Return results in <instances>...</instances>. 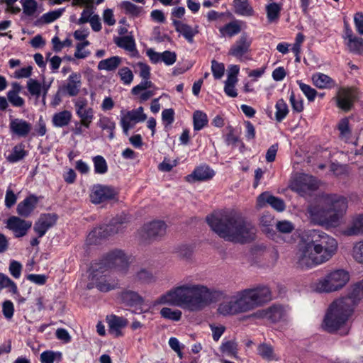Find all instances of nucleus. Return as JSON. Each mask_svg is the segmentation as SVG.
I'll return each mask as SVG.
<instances>
[{
    "mask_svg": "<svg viewBox=\"0 0 363 363\" xmlns=\"http://www.w3.org/2000/svg\"><path fill=\"white\" fill-rule=\"evenodd\" d=\"M167 226L163 221H154L145 225L140 234L143 239H156L166 233Z\"/></svg>",
    "mask_w": 363,
    "mask_h": 363,
    "instance_id": "nucleus-14",
    "label": "nucleus"
},
{
    "mask_svg": "<svg viewBox=\"0 0 363 363\" xmlns=\"http://www.w3.org/2000/svg\"><path fill=\"white\" fill-rule=\"evenodd\" d=\"M220 351L230 357L238 358V342L233 340H223L219 347Z\"/></svg>",
    "mask_w": 363,
    "mask_h": 363,
    "instance_id": "nucleus-34",
    "label": "nucleus"
},
{
    "mask_svg": "<svg viewBox=\"0 0 363 363\" xmlns=\"http://www.w3.org/2000/svg\"><path fill=\"white\" fill-rule=\"evenodd\" d=\"M337 247V241L332 236L318 230H308L297 245L294 262L301 269H311L329 261Z\"/></svg>",
    "mask_w": 363,
    "mask_h": 363,
    "instance_id": "nucleus-2",
    "label": "nucleus"
},
{
    "mask_svg": "<svg viewBox=\"0 0 363 363\" xmlns=\"http://www.w3.org/2000/svg\"><path fill=\"white\" fill-rule=\"evenodd\" d=\"M23 13L28 16L35 14L38 11V3L35 0H21Z\"/></svg>",
    "mask_w": 363,
    "mask_h": 363,
    "instance_id": "nucleus-46",
    "label": "nucleus"
},
{
    "mask_svg": "<svg viewBox=\"0 0 363 363\" xmlns=\"http://www.w3.org/2000/svg\"><path fill=\"white\" fill-rule=\"evenodd\" d=\"M57 357L61 358L60 352L47 350L40 354L41 363H54Z\"/></svg>",
    "mask_w": 363,
    "mask_h": 363,
    "instance_id": "nucleus-60",
    "label": "nucleus"
},
{
    "mask_svg": "<svg viewBox=\"0 0 363 363\" xmlns=\"http://www.w3.org/2000/svg\"><path fill=\"white\" fill-rule=\"evenodd\" d=\"M257 354L264 359L267 361H277L276 354L274 352L273 347L268 344L262 343L257 347Z\"/></svg>",
    "mask_w": 363,
    "mask_h": 363,
    "instance_id": "nucleus-37",
    "label": "nucleus"
},
{
    "mask_svg": "<svg viewBox=\"0 0 363 363\" xmlns=\"http://www.w3.org/2000/svg\"><path fill=\"white\" fill-rule=\"evenodd\" d=\"M160 315L165 319L179 321L182 318V313L179 309L173 310L170 308L164 307L161 309Z\"/></svg>",
    "mask_w": 363,
    "mask_h": 363,
    "instance_id": "nucleus-45",
    "label": "nucleus"
},
{
    "mask_svg": "<svg viewBox=\"0 0 363 363\" xmlns=\"http://www.w3.org/2000/svg\"><path fill=\"white\" fill-rule=\"evenodd\" d=\"M82 86V75L79 73H72L67 80V84L64 86V90L69 96H77Z\"/></svg>",
    "mask_w": 363,
    "mask_h": 363,
    "instance_id": "nucleus-23",
    "label": "nucleus"
},
{
    "mask_svg": "<svg viewBox=\"0 0 363 363\" xmlns=\"http://www.w3.org/2000/svg\"><path fill=\"white\" fill-rule=\"evenodd\" d=\"M9 128L11 133L26 138L32 130V124L22 118H13L10 121Z\"/></svg>",
    "mask_w": 363,
    "mask_h": 363,
    "instance_id": "nucleus-19",
    "label": "nucleus"
},
{
    "mask_svg": "<svg viewBox=\"0 0 363 363\" xmlns=\"http://www.w3.org/2000/svg\"><path fill=\"white\" fill-rule=\"evenodd\" d=\"M259 223L262 230L269 233L274 223V216L270 213H264L259 219Z\"/></svg>",
    "mask_w": 363,
    "mask_h": 363,
    "instance_id": "nucleus-48",
    "label": "nucleus"
},
{
    "mask_svg": "<svg viewBox=\"0 0 363 363\" xmlns=\"http://www.w3.org/2000/svg\"><path fill=\"white\" fill-rule=\"evenodd\" d=\"M342 234L345 236H357L363 234V214L354 217L349 225L342 230Z\"/></svg>",
    "mask_w": 363,
    "mask_h": 363,
    "instance_id": "nucleus-22",
    "label": "nucleus"
},
{
    "mask_svg": "<svg viewBox=\"0 0 363 363\" xmlns=\"http://www.w3.org/2000/svg\"><path fill=\"white\" fill-rule=\"evenodd\" d=\"M282 4L279 3H270L266 6L268 21L272 23L277 21L280 16Z\"/></svg>",
    "mask_w": 363,
    "mask_h": 363,
    "instance_id": "nucleus-39",
    "label": "nucleus"
},
{
    "mask_svg": "<svg viewBox=\"0 0 363 363\" xmlns=\"http://www.w3.org/2000/svg\"><path fill=\"white\" fill-rule=\"evenodd\" d=\"M118 75L122 83L125 85L130 84L134 78L132 70L127 67L120 68L118 72Z\"/></svg>",
    "mask_w": 363,
    "mask_h": 363,
    "instance_id": "nucleus-47",
    "label": "nucleus"
},
{
    "mask_svg": "<svg viewBox=\"0 0 363 363\" xmlns=\"http://www.w3.org/2000/svg\"><path fill=\"white\" fill-rule=\"evenodd\" d=\"M123 303L130 306H141L143 303V298L136 292L133 291H125L121 295Z\"/></svg>",
    "mask_w": 363,
    "mask_h": 363,
    "instance_id": "nucleus-32",
    "label": "nucleus"
},
{
    "mask_svg": "<svg viewBox=\"0 0 363 363\" xmlns=\"http://www.w3.org/2000/svg\"><path fill=\"white\" fill-rule=\"evenodd\" d=\"M350 274L345 269H335L316 280L312 285L318 293H332L342 289L350 281Z\"/></svg>",
    "mask_w": 363,
    "mask_h": 363,
    "instance_id": "nucleus-8",
    "label": "nucleus"
},
{
    "mask_svg": "<svg viewBox=\"0 0 363 363\" xmlns=\"http://www.w3.org/2000/svg\"><path fill=\"white\" fill-rule=\"evenodd\" d=\"M211 71L215 79H220L225 71L224 65L223 63L218 62L216 60L211 62Z\"/></svg>",
    "mask_w": 363,
    "mask_h": 363,
    "instance_id": "nucleus-62",
    "label": "nucleus"
},
{
    "mask_svg": "<svg viewBox=\"0 0 363 363\" xmlns=\"http://www.w3.org/2000/svg\"><path fill=\"white\" fill-rule=\"evenodd\" d=\"M352 308L347 298H338L330 306L325 316L323 326L330 333L342 330L341 335H347L349 328L345 326L348 318L351 315Z\"/></svg>",
    "mask_w": 363,
    "mask_h": 363,
    "instance_id": "nucleus-7",
    "label": "nucleus"
},
{
    "mask_svg": "<svg viewBox=\"0 0 363 363\" xmlns=\"http://www.w3.org/2000/svg\"><path fill=\"white\" fill-rule=\"evenodd\" d=\"M194 128L196 130H201L208 123L207 115L201 111H196L193 115Z\"/></svg>",
    "mask_w": 363,
    "mask_h": 363,
    "instance_id": "nucleus-43",
    "label": "nucleus"
},
{
    "mask_svg": "<svg viewBox=\"0 0 363 363\" xmlns=\"http://www.w3.org/2000/svg\"><path fill=\"white\" fill-rule=\"evenodd\" d=\"M31 226L32 223L30 221L23 220L14 216H11L6 221V228L11 230L16 238L25 236Z\"/></svg>",
    "mask_w": 363,
    "mask_h": 363,
    "instance_id": "nucleus-16",
    "label": "nucleus"
},
{
    "mask_svg": "<svg viewBox=\"0 0 363 363\" xmlns=\"http://www.w3.org/2000/svg\"><path fill=\"white\" fill-rule=\"evenodd\" d=\"M150 89H155V86L153 83L150 80V79H142L141 82L135 86L131 92L134 95L139 94L142 91H145Z\"/></svg>",
    "mask_w": 363,
    "mask_h": 363,
    "instance_id": "nucleus-56",
    "label": "nucleus"
},
{
    "mask_svg": "<svg viewBox=\"0 0 363 363\" xmlns=\"http://www.w3.org/2000/svg\"><path fill=\"white\" fill-rule=\"evenodd\" d=\"M90 43L88 40H84L82 43H77L76 45V50L74 52V57L77 59H85L91 54L90 51L86 50L85 48L89 45Z\"/></svg>",
    "mask_w": 363,
    "mask_h": 363,
    "instance_id": "nucleus-52",
    "label": "nucleus"
},
{
    "mask_svg": "<svg viewBox=\"0 0 363 363\" xmlns=\"http://www.w3.org/2000/svg\"><path fill=\"white\" fill-rule=\"evenodd\" d=\"M114 43L118 47L121 48L127 51L132 52L135 50V43L132 36L125 35L118 37L114 39Z\"/></svg>",
    "mask_w": 363,
    "mask_h": 363,
    "instance_id": "nucleus-38",
    "label": "nucleus"
},
{
    "mask_svg": "<svg viewBox=\"0 0 363 363\" xmlns=\"http://www.w3.org/2000/svg\"><path fill=\"white\" fill-rule=\"evenodd\" d=\"M206 220L211 228L227 241L247 242L254 239L256 233L255 227L233 210L211 215Z\"/></svg>",
    "mask_w": 363,
    "mask_h": 363,
    "instance_id": "nucleus-3",
    "label": "nucleus"
},
{
    "mask_svg": "<svg viewBox=\"0 0 363 363\" xmlns=\"http://www.w3.org/2000/svg\"><path fill=\"white\" fill-rule=\"evenodd\" d=\"M275 108L276 120L278 122H281L287 116L289 113L288 106L283 99H280L277 101Z\"/></svg>",
    "mask_w": 363,
    "mask_h": 363,
    "instance_id": "nucleus-44",
    "label": "nucleus"
},
{
    "mask_svg": "<svg viewBox=\"0 0 363 363\" xmlns=\"http://www.w3.org/2000/svg\"><path fill=\"white\" fill-rule=\"evenodd\" d=\"M266 203L270 205L274 209L281 212L285 209V204L282 199L275 197L267 192L261 194L257 199V205L262 208Z\"/></svg>",
    "mask_w": 363,
    "mask_h": 363,
    "instance_id": "nucleus-20",
    "label": "nucleus"
},
{
    "mask_svg": "<svg viewBox=\"0 0 363 363\" xmlns=\"http://www.w3.org/2000/svg\"><path fill=\"white\" fill-rule=\"evenodd\" d=\"M120 7L128 15L137 16L140 13V7L136 6L133 3L125 1L121 3Z\"/></svg>",
    "mask_w": 363,
    "mask_h": 363,
    "instance_id": "nucleus-51",
    "label": "nucleus"
},
{
    "mask_svg": "<svg viewBox=\"0 0 363 363\" xmlns=\"http://www.w3.org/2000/svg\"><path fill=\"white\" fill-rule=\"evenodd\" d=\"M349 50L357 54H363V39L355 37L347 43Z\"/></svg>",
    "mask_w": 363,
    "mask_h": 363,
    "instance_id": "nucleus-54",
    "label": "nucleus"
},
{
    "mask_svg": "<svg viewBox=\"0 0 363 363\" xmlns=\"http://www.w3.org/2000/svg\"><path fill=\"white\" fill-rule=\"evenodd\" d=\"M122 62L121 57L113 56L109 58L101 60L97 65L99 70H106L108 72L115 71Z\"/></svg>",
    "mask_w": 363,
    "mask_h": 363,
    "instance_id": "nucleus-31",
    "label": "nucleus"
},
{
    "mask_svg": "<svg viewBox=\"0 0 363 363\" xmlns=\"http://www.w3.org/2000/svg\"><path fill=\"white\" fill-rule=\"evenodd\" d=\"M107 323L110 331L114 333L116 336L121 335V328H124L127 324V322L124 318L116 315H112L108 318Z\"/></svg>",
    "mask_w": 363,
    "mask_h": 363,
    "instance_id": "nucleus-35",
    "label": "nucleus"
},
{
    "mask_svg": "<svg viewBox=\"0 0 363 363\" xmlns=\"http://www.w3.org/2000/svg\"><path fill=\"white\" fill-rule=\"evenodd\" d=\"M241 31V23L238 21H231L219 28V32L223 37H233Z\"/></svg>",
    "mask_w": 363,
    "mask_h": 363,
    "instance_id": "nucleus-33",
    "label": "nucleus"
},
{
    "mask_svg": "<svg viewBox=\"0 0 363 363\" xmlns=\"http://www.w3.org/2000/svg\"><path fill=\"white\" fill-rule=\"evenodd\" d=\"M276 228L283 234H289L295 229V225L287 220H279L276 223Z\"/></svg>",
    "mask_w": 363,
    "mask_h": 363,
    "instance_id": "nucleus-53",
    "label": "nucleus"
},
{
    "mask_svg": "<svg viewBox=\"0 0 363 363\" xmlns=\"http://www.w3.org/2000/svg\"><path fill=\"white\" fill-rule=\"evenodd\" d=\"M284 315V310L282 306L274 305L267 308L257 311L252 316L256 318L267 319L272 323H276L282 319Z\"/></svg>",
    "mask_w": 363,
    "mask_h": 363,
    "instance_id": "nucleus-17",
    "label": "nucleus"
},
{
    "mask_svg": "<svg viewBox=\"0 0 363 363\" xmlns=\"http://www.w3.org/2000/svg\"><path fill=\"white\" fill-rule=\"evenodd\" d=\"M16 201L17 196L14 194L11 185H9L6 191L5 206L10 208L16 203Z\"/></svg>",
    "mask_w": 363,
    "mask_h": 363,
    "instance_id": "nucleus-64",
    "label": "nucleus"
},
{
    "mask_svg": "<svg viewBox=\"0 0 363 363\" xmlns=\"http://www.w3.org/2000/svg\"><path fill=\"white\" fill-rule=\"evenodd\" d=\"M343 298H347V303L351 301L353 304H356L363 299V279L353 284L351 286L348 296Z\"/></svg>",
    "mask_w": 363,
    "mask_h": 363,
    "instance_id": "nucleus-29",
    "label": "nucleus"
},
{
    "mask_svg": "<svg viewBox=\"0 0 363 363\" xmlns=\"http://www.w3.org/2000/svg\"><path fill=\"white\" fill-rule=\"evenodd\" d=\"M128 222V218L125 214H121L113 218L111 222L105 225L100 226L93 230L88 235L90 242L96 243L98 240L106 238L108 236L121 232L125 225Z\"/></svg>",
    "mask_w": 363,
    "mask_h": 363,
    "instance_id": "nucleus-9",
    "label": "nucleus"
},
{
    "mask_svg": "<svg viewBox=\"0 0 363 363\" xmlns=\"http://www.w3.org/2000/svg\"><path fill=\"white\" fill-rule=\"evenodd\" d=\"M314 85L319 89H330L335 85V81L323 73H315L312 76Z\"/></svg>",
    "mask_w": 363,
    "mask_h": 363,
    "instance_id": "nucleus-28",
    "label": "nucleus"
},
{
    "mask_svg": "<svg viewBox=\"0 0 363 363\" xmlns=\"http://www.w3.org/2000/svg\"><path fill=\"white\" fill-rule=\"evenodd\" d=\"M352 255L357 262L363 264V240L354 244Z\"/></svg>",
    "mask_w": 363,
    "mask_h": 363,
    "instance_id": "nucleus-59",
    "label": "nucleus"
},
{
    "mask_svg": "<svg viewBox=\"0 0 363 363\" xmlns=\"http://www.w3.org/2000/svg\"><path fill=\"white\" fill-rule=\"evenodd\" d=\"M97 125L103 131H106L108 134V138L110 140H113L114 138L116 123L112 118L104 116H101L97 122Z\"/></svg>",
    "mask_w": 363,
    "mask_h": 363,
    "instance_id": "nucleus-30",
    "label": "nucleus"
},
{
    "mask_svg": "<svg viewBox=\"0 0 363 363\" xmlns=\"http://www.w3.org/2000/svg\"><path fill=\"white\" fill-rule=\"evenodd\" d=\"M94 171L96 174H103L108 171V166L105 159L100 155L93 158Z\"/></svg>",
    "mask_w": 363,
    "mask_h": 363,
    "instance_id": "nucleus-50",
    "label": "nucleus"
},
{
    "mask_svg": "<svg viewBox=\"0 0 363 363\" xmlns=\"http://www.w3.org/2000/svg\"><path fill=\"white\" fill-rule=\"evenodd\" d=\"M223 295L221 290L210 288L187 277L159 296L154 305H168L190 311H200L218 301Z\"/></svg>",
    "mask_w": 363,
    "mask_h": 363,
    "instance_id": "nucleus-1",
    "label": "nucleus"
},
{
    "mask_svg": "<svg viewBox=\"0 0 363 363\" xmlns=\"http://www.w3.org/2000/svg\"><path fill=\"white\" fill-rule=\"evenodd\" d=\"M252 38L246 33H243L230 46L228 55L236 58L240 62L251 60L250 52Z\"/></svg>",
    "mask_w": 363,
    "mask_h": 363,
    "instance_id": "nucleus-10",
    "label": "nucleus"
},
{
    "mask_svg": "<svg viewBox=\"0 0 363 363\" xmlns=\"http://www.w3.org/2000/svg\"><path fill=\"white\" fill-rule=\"evenodd\" d=\"M238 81H233L226 79L225 82L224 86V92L225 94L232 98L236 97L238 96V91L235 89V85Z\"/></svg>",
    "mask_w": 363,
    "mask_h": 363,
    "instance_id": "nucleus-61",
    "label": "nucleus"
},
{
    "mask_svg": "<svg viewBox=\"0 0 363 363\" xmlns=\"http://www.w3.org/2000/svg\"><path fill=\"white\" fill-rule=\"evenodd\" d=\"M121 114L120 124L126 135H128L130 129L133 128L136 123L143 122L147 118L142 106L126 112L122 111Z\"/></svg>",
    "mask_w": 363,
    "mask_h": 363,
    "instance_id": "nucleus-11",
    "label": "nucleus"
},
{
    "mask_svg": "<svg viewBox=\"0 0 363 363\" xmlns=\"http://www.w3.org/2000/svg\"><path fill=\"white\" fill-rule=\"evenodd\" d=\"M134 67L136 69L135 72L138 73L142 79L150 78V67L147 64L138 62L134 65Z\"/></svg>",
    "mask_w": 363,
    "mask_h": 363,
    "instance_id": "nucleus-57",
    "label": "nucleus"
},
{
    "mask_svg": "<svg viewBox=\"0 0 363 363\" xmlns=\"http://www.w3.org/2000/svg\"><path fill=\"white\" fill-rule=\"evenodd\" d=\"M27 155L26 151L24 150V145L22 144L16 145L11 154L7 157V160L10 162H17L23 159Z\"/></svg>",
    "mask_w": 363,
    "mask_h": 363,
    "instance_id": "nucleus-42",
    "label": "nucleus"
},
{
    "mask_svg": "<svg viewBox=\"0 0 363 363\" xmlns=\"http://www.w3.org/2000/svg\"><path fill=\"white\" fill-rule=\"evenodd\" d=\"M38 202V198L33 195L26 197L18 204V214L23 217H28L35 208Z\"/></svg>",
    "mask_w": 363,
    "mask_h": 363,
    "instance_id": "nucleus-24",
    "label": "nucleus"
},
{
    "mask_svg": "<svg viewBox=\"0 0 363 363\" xmlns=\"http://www.w3.org/2000/svg\"><path fill=\"white\" fill-rule=\"evenodd\" d=\"M357 98V92L353 89L340 88L337 94L336 101L337 106L345 111L351 109Z\"/></svg>",
    "mask_w": 363,
    "mask_h": 363,
    "instance_id": "nucleus-15",
    "label": "nucleus"
},
{
    "mask_svg": "<svg viewBox=\"0 0 363 363\" xmlns=\"http://www.w3.org/2000/svg\"><path fill=\"white\" fill-rule=\"evenodd\" d=\"M239 313L255 309L272 300V291L265 285L238 291L233 294Z\"/></svg>",
    "mask_w": 363,
    "mask_h": 363,
    "instance_id": "nucleus-6",
    "label": "nucleus"
},
{
    "mask_svg": "<svg viewBox=\"0 0 363 363\" xmlns=\"http://www.w3.org/2000/svg\"><path fill=\"white\" fill-rule=\"evenodd\" d=\"M135 279L143 283H151L155 281L152 273L145 269H140L135 274Z\"/></svg>",
    "mask_w": 363,
    "mask_h": 363,
    "instance_id": "nucleus-58",
    "label": "nucleus"
},
{
    "mask_svg": "<svg viewBox=\"0 0 363 363\" xmlns=\"http://www.w3.org/2000/svg\"><path fill=\"white\" fill-rule=\"evenodd\" d=\"M215 175L214 171L207 165H201L196 167L194 172L187 176V180L205 181L211 179Z\"/></svg>",
    "mask_w": 363,
    "mask_h": 363,
    "instance_id": "nucleus-25",
    "label": "nucleus"
},
{
    "mask_svg": "<svg viewBox=\"0 0 363 363\" xmlns=\"http://www.w3.org/2000/svg\"><path fill=\"white\" fill-rule=\"evenodd\" d=\"M76 114L80 118V122L84 125V127L89 128L94 118L93 108L89 107L80 111H77Z\"/></svg>",
    "mask_w": 363,
    "mask_h": 363,
    "instance_id": "nucleus-40",
    "label": "nucleus"
},
{
    "mask_svg": "<svg viewBox=\"0 0 363 363\" xmlns=\"http://www.w3.org/2000/svg\"><path fill=\"white\" fill-rule=\"evenodd\" d=\"M116 194L117 192L113 187L97 184L91 189L90 199L94 203H100L114 199Z\"/></svg>",
    "mask_w": 363,
    "mask_h": 363,
    "instance_id": "nucleus-12",
    "label": "nucleus"
},
{
    "mask_svg": "<svg viewBox=\"0 0 363 363\" xmlns=\"http://www.w3.org/2000/svg\"><path fill=\"white\" fill-rule=\"evenodd\" d=\"M131 262V256L121 250L109 252L99 263L91 267L90 274L91 282L87 287L91 289L95 285L99 291L104 292L114 289L118 285V281L111 279L112 270L125 274Z\"/></svg>",
    "mask_w": 363,
    "mask_h": 363,
    "instance_id": "nucleus-4",
    "label": "nucleus"
},
{
    "mask_svg": "<svg viewBox=\"0 0 363 363\" xmlns=\"http://www.w3.org/2000/svg\"><path fill=\"white\" fill-rule=\"evenodd\" d=\"M65 11V8L58 9L44 13L40 21L44 23H50L60 18Z\"/></svg>",
    "mask_w": 363,
    "mask_h": 363,
    "instance_id": "nucleus-49",
    "label": "nucleus"
},
{
    "mask_svg": "<svg viewBox=\"0 0 363 363\" xmlns=\"http://www.w3.org/2000/svg\"><path fill=\"white\" fill-rule=\"evenodd\" d=\"M57 221V216L55 214L45 213L40 216L34 225V230L39 238L43 237L46 232L52 227Z\"/></svg>",
    "mask_w": 363,
    "mask_h": 363,
    "instance_id": "nucleus-18",
    "label": "nucleus"
},
{
    "mask_svg": "<svg viewBox=\"0 0 363 363\" xmlns=\"http://www.w3.org/2000/svg\"><path fill=\"white\" fill-rule=\"evenodd\" d=\"M347 207V201L344 196L333 194L327 196L322 206H311L308 211L314 223L336 227L346 214Z\"/></svg>",
    "mask_w": 363,
    "mask_h": 363,
    "instance_id": "nucleus-5",
    "label": "nucleus"
},
{
    "mask_svg": "<svg viewBox=\"0 0 363 363\" xmlns=\"http://www.w3.org/2000/svg\"><path fill=\"white\" fill-rule=\"evenodd\" d=\"M71 118V112L65 110L54 114L52 122L55 127L61 128L67 125L69 123Z\"/></svg>",
    "mask_w": 363,
    "mask_h": 363,
    "instance_id": "nucleus-36",
    "label": "nucleus"
},
{
    "mask_svg": "<svg viewBox=\"0 0 363 363\" xmlns=\"http://www.w3.org/2000/svg\"><path fill=\"white\" fill-rule=\"evenodd\" d=\"M217 313L223 316H231L240 314L233 295L225 298L218 304Z\"/></svg>",
    "mask_w": 363,
    "mask_h": 363,
    "instance_id": "nucleus-21",
    "label": "nucleus"
},
{
    "mask_svg": "<svg viewBox=\"0 0 363 363\" xmlns=\"http://www.w3.org/2000/svg\"><path fill=\"white\" fill-rule=\"evenodd\" d=\"M177 60V55L174 52L166 50L161 52V62H163L166 65H172Z\"/></svg>",
    "mask_w": 363,
    "mask_h": 363,
    "instance_id": "nucleus-63",
    "label": "nucleus"
},
{
    "mask_svg": "<svg viewBox=\"0 0 363 363\" xmlns=\"http://www.w3.org/2000/svg\"><path fill=\"white\" fill-rule=\"evenodd\" d=\"M176 30L182 34L189 43L193 42L194 35L198 33L196 28H192L190 26L179 21H173Z\"/></svg>",
    "mask_w": 363,
    "mask_h": 363,
    "instance_id": "nucleus-27",
    "label": "nucleus"
},
{
    "mask_svg": "<svg viewBox=\"0 0 363 363\" xmlns=\"http://www.w3.org/2000/svg\"><path fill=\"white\" fill-rule=\"evenodd\" d=\"M27 89L29 93L36 99H39L43 93V101L45 102L49 86L42 85L41 83L36 79H29L27 82Z\"/></svg>",
    "mask_w": 363,
    "mask_h": 363,
    "instance_id": "nucleus-26",
    "label": "nucleus"
},
{
    "mask_svg": "<svg viewBox=\"0 0 363 363\" xmlns=\"http://www.w3.org/2000/svg\"><path fill=\"white\" fill-rule=\"evenodd\" d=\"M297 84L308 100L309 101H313L317 94L316 90L312 88L310 85L304 84L301 81H297Z\"/></svg>",
    "mask_w": 363,
    "mask_h": 363,
    "instance_id": "nucleus-55",
    "label": "nucleus"
},
{
    "mask_svg": "<svg viewBox=\"0 0 363 363\" xmlns=\"http://www.w3.org/2000/svg\"><path fill=\"white\" fill-rule=\"evenodd\" d=\"M318 186L315 178L308 174L298 176L292 184V189L303 196L307 194L308 191L315 190Z\"/></svg>",
    "mask_w": 363,
    "mask_h": 363,
    "instance_id": "nucleus-13",
    "label": "nucleus"
},
{
    "mask_svg": "<svg viewBox=\"0 0 363 363\" xmlns=\"http://www.w3.org/2000/svg\"><path fill=\"white\" fill-rule=\"evenodd\" d=\"M235 12L242 16H252L253 10L247 0H234Z\"/></svg>",
    "mask_w": 363,
    "mask_h": 363,
    "instance_id": "nucleus-41",
    "label": "nucleus"
}]
</instances>
